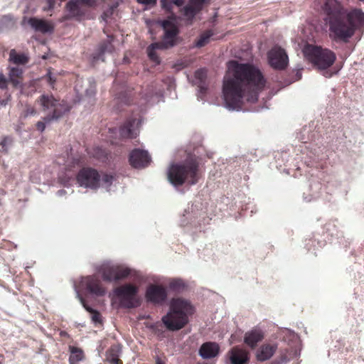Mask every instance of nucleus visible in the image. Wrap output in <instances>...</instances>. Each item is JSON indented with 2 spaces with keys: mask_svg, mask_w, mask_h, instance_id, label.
Wrapping results in <instances>:
<instances>
[{
  "mask_svg": "<svg viewBox=\"0 0 364 364\" xmlns=\"http://www.w3.org/2000/svg\"><path fill=\"white\" fill-rule=\"evenodd\" d=\"M228 69L222 89L225 107L229 111L259 112L250 107L258 100L265 85L261 71L253 65L237 60L229 61Z\"/></svg>",
  "mask_w": 364,
  "mask_h": 364,
  "instance_id": "f257e3e1",
  "label": "nucleus"
},
{
  "mask_svg": "<svg viewBox=\"0 0 364 364\" xmlns=\"http://www.w3.org/2000/svg\"><path fill=\"white\" fill-rule=\"evenodd\" d=\"M323 11V21L333 42L348 43L356 31L364 26V12L360 9L348 10L338 0H326Z\"/></svg>",
  "mask_w": 364,
  "mask_h": 364,
  "instance_id": "f03ea898",
  "label": "nucleus"
},
{
  "mask_svg": "<svg viewBox=\"0 0 364 364\" xmlns=\"http://www.w3.org/2000/svg\"><path fill=\"white\" fill-rule=\"evenodd\" d=\"M193 313V307L188 300L181 298L172 299L169 311L162 317L161 321L168 330L176 331L187 324L188 315Z\"/></svg>",
  "mask_w": 364,
  "mask_h": 364,
  "instance_id": "7ed1b4c3",
  "label": "nucleus"
},
{
  "mask_svg": "<svg viewBox=\"0 0 364 364\" xmlns=\"http://www.w3.org/2000/svg\"><path fill=\"white\" fill-rule=\"evenodd\" d=\"M169 182L176 188L184 183L194 185L198 181V164L196 159H188L183 164H173L167 172Z\"/></svg>",
  "mask_w": 364,
  "mask_h": 364,
  "instance_id": "20e7f679",
  "label": "nucleus"
},
{
  "mask_svg": "<svg viewBox=\"0 0 364 364\" xmlns=\"http://www.w3.org/2000/svg\"><path fill=\"white\" fill-rule=\"evenodd\" d=\"M303 53L314 66L323 71V75L326 77L332 76V73L327 69L334 63L336 59L334 52L318 46L307 44L303 48Z\"/></svg>",
  "mask_w": 364,
  "mask_h": 364,
  "instance_id": "39448f33",
  "label": "nucleus"
},
{
  "mask_svg": "<svg viewBox=\"0 0 364 364\" xmlns=\"http://www.w3.org/2000/svg\"><path fill=\"white\" fill-rule=\"evenodd\" d=\"M37 102L43 112H48L45 117L46 122L58 121L70 110V107L65 102H60L52 95L43 94Z\"/></svg>",
  "mask_w": 364,
  "mask_h": 364,
  "instance_id": "423d86ee",
  "label": "nucleus"
},
{
  "mask_svg": "<svg viewBox=\"0 0 364 364\" xmlns=\"http://www.w3.org/2000/svg\"><path fill=\"white\" fill-rule=\"evenodd\" d=\"M95 269L100 272L104 280L107 282H118L126 279L132 274L133 270L124 264L104 262L96 265Z\"/></svg>",
  "mask_w": 364,
  "mask_h": 364,
  "instance_id": "0eeeda50",
  "label": "nucleus"
},
{
  "mask_svg": "<svg viewBox=\"0 0 364 364\" xmlns=\"http://www.w3.org/2000/svg\"><path fill=\"white\" fill-rule=\"evenodd\" d=\"M138 291L137 287L127 284L114 289L113 294L117 298L122 306L132 309L137 306L136 296Z\"/></svg>",
  "mask_w": 364,
  "mask_h": 364,
  "instance_id": "6e6552de",
  "label": "nucleus"
},
{
  "mask_svg": "<svg viewBox=\"0 0 364 364\" xmlns=\"http://www.w3.org/2000/svg\"><path fill=\"white\" fill-rule=\"evenodd\" d=\"M77 298L83 307L91 313V306L88 304V299L91 296V279L90 277L81 279L78 284H74Z\"/></svg>",
  "mask_w": 364,
  "mask_h": 364,
  "instance_id": "1a4fd4ad",
  "label": "nucleus"
},
{
  "mask_svg": "<svg viewBox=\"0 0 364 364\" xmlns=\"http://www.w3.org/2000/svg\"><path fill=\"white\" fill-rule=\"evenodd\" d=\"M269 64L274 69L283 70L289 63V58L285 50L278 46L273 47L267 53Z\"/></svg>",
  "mask_w": 364,
  "mask_h": 364,
  "instance_id": "9d476101",
  "label": "nucleus"
},
{
  "mask_svg": "<svg viewBox=\"0 0 364 364\" xmlns=\"http://www.w3.org/2000/svg\"><path fill=\"white\" fill-rule=\"evenodd\" d=\"M209 0H188V4L183 8V15L188 25H191L196 16L204 8Z\"/></svg>",
  "mask_w": 364,
  "mask_h": 364,
  "instance_id": "9b49d317",
  "label": "nucleus"
},
{
  "mask_svg": "<svg viewBox=\"0 0 364 364\" xmlns=\"http://www.w3.org/2000/svg\"><path fill=\"white\" fill-rule=\"evenodd\" d=\"M145 298L148 302L161 304L167 299V291L162 286L151 284L146 289Z\"/></svg>",
  "mask_w": 364,
  "mask_h": 364,
  "instance_id": "f8f14e48",
  "label": "nucleus"
},
{
  "mask_svg": "<svg viewBox=\"0 0 364 364\" xmlns=\"http://www.w3.org/2000/svg\"><path fill=\"white\" fill-rule=\"evenodd\" d=\"M151 159L147 151L134 149L129 154L130 165L134 168H143L148 166Z\"/></svg>",
  "mask_w": 364,
  "mask_h": 364,
  "instance_id": "ddd939ff",
  "label": "nucleus"
},
{
  "mask_svg": "<svg viewBox=\"0 0 364 364\" xmlns=\"http://www.w3.org/2000/svg\"><path fill=\"white\" fill-rule=\"evenodd\" d=\"M91 7V0H70L66 5L70 17H81Z\"/></svg>",
  "mask_w": 364,
  "mask_h": 364,
  "instance_id": "4468645a",
  "label": "nucleus"
},
{
  "mask_svg": "<svg viewBox=\"0 0 364 364\" xmlns=\"http://www.w3.org/2000/svg\"><path fill=\"white\" fill-rule=\"evenodd\" d=\"M140 119L131 118L127 119L119 129V135L122 138L133 139L139 134Z\"/></svg>",
  "mask_w": 364,
  "mask_h": 364,
  "instance_id": "2eb2a0df",
  "label": "nucleus"
},
{
  "mask_svg": "<svg viewBox=\"0 0 364 364\" xmlns=\"http://www.w3.org/2000/svg\"><path fill=\"white\" fill-rule=\"evenodd\" d=\"M114 180L113 175L107 173L100 175L97 170L92 168V190L102 187L106 191H109Z\"/></svg>",
  "mask_w": 364,
  "mask_h": 364,
  "instance_id": "dca6fc26",
  "label": "nucleus"
},
{
  "mask_svg": "<svg viewBox=\"0 0 364 364\" xmlns=\"http://www.w3.org/2000/svg\"><path fill=\"white\" fill-rule=\"evenodd\" d=\"M220 353V346L213 341H208L203 343L199 350L198 355L203 359H211L217 357Z\"/></svg>",
  "mask_w": 364,
  "mask_h": 364,
  "instance_id": "f3484780",
  "label": "nucleus"
},
{
  "mask_svg": "<svg viewBox=\"0 0 364 364\" xmlns=\"http://www.w3.org/2000/svg\"><path fill=\"white\" fill-rule=\"evenodd\" d=\"M228 356L231 364H247L250 360L248 353L237 346L228 352Z\"/></svg>",
  "mask_w": 364,
  "mask_h": 364,
  "instance_id": "a211bd4d",
  "label": "nucleus"
},
{
  "mask_svg": "<svg viewBox=\"0 0 364 364\" xmlns=\"http://www.w3.org/2000/svg\"><path fill=\"white\" fill-rule=\"evenodd\" d=\"M196 85H198V91L197 97L198 100H203L204 95L208 90V86L205 83L207 77V71L205 69H198L194 73Z\"/></svg>",
  "mask_w": 364,
  "mask_h": 364,
  "instance_id": "6ab92c4d",
  "label": "nucleus"
},
{
  "mask_svg": "<svg viewBox=\"0 0 364 364\" xmlns=\"http://www.w3.org/2000/svg\"><path fill=\"white\" fill-rule=\"evenodd\" d=\"M143 97L147 102L153 105L162 100L164 94L161 89H158L156 85H151L144 93Z\"/></svg>",
  "mask_w": 364,
  "mask_h": 364,
  "instance_id": "aec40b11",
  "label": "nucleus"
},
{
  "mask_svg": "<svg viewBox=\"0 0 364 364\" xmlns=\"http://www.w3.org/2000/svg\"><path fill=\"white\" fill-rule=\"evenodd\" d=\"M264 338L262 331L259 328H253L245 333L244 343L249 347L253 348Z\"/></svg>",
  "mask_w": 364,
  "mask_h": 364,
  "instance_id": "412c9836",
  "label": "nucleus"
},
{
  "mask_svg": "<svg viewBox=\"0 0 364 364\" xmlns=\"http://www.w3.org/2000/svg\"><path fill=\"white\" fill-rule=\"evenodd\" d=\"M28 23L36 31H39L43 33H52L53 31V26L43 19L31 18L28 20Z\"/></svg>",
  "mask_w": 364,
  "mask_h": 364,
  "instance_id": "4be33fe9",
  "label": "nucleus"
},
{
  "mask_svg": "<svg viewBox=\"0 0 364 364\" xmlns=\"http://www.w3.org/2000/svg\"><path fill=\"white\" fill-rule=\"evenodd\" d=\"M122 353V348L120 344L112 346L106 352V360L110 364H122L119 359Z\"/></svg>",
  "mask_w": 364,
  "mask_h": 364,
  "instance_id": "5701e85b",
  "label": "nucleus"
},
{
  "mask_svg": "<svg viewBox=\"0 0 364 364\" xmlns=\"http://www.w3.org/2000/svg\"><path fill=\"white\" fill-rule=\"evenodd\" d=\"M277 350L276 345L264 344L259 347L256 353V358L259 361H265L270 359Z\"/></svg>",
  "mask_w": 364,
  "mask_h": 364,
  "instance_id": "b1692460",
  "label": "nucleus"
},
{
  "mask_svg": "<svg viewBox=\"0 0 364 364\" xmlns=\"http://www.w3.org/2000/svg\"><path fill=\"white\" fill-rule=\"evenodd\" d=\"M77 181L80 187H90L91 185V169L89 168L82 169L77 176Z\"/></svg>",
  "mask_w": 364,
  "mask_h": 364,
  "instance_id": "393cba45",
  "label": "nucleus"
},
{
  "mask_svg": "<svg viewBox=\"0 0 364 364\" xmlns=\"http://www.w3.org/2000/svg\"><path fill=\"white\" fill-rule=\"evenodd\" d=\"M179 31L176 26H173L168 29L164 30L163 41L169 46L173 47L176 45V37L177 36Z\"/></svg>",
  "mask_w": 364,
  "mask_h": 364,
  "instance_id": "a878e982",
  "label": "nucleus"
},
{
  "mask_svg": "<svg viewBox=\"0 0 364 364\" xmlns=\"http://www.w3.org/2000/svg\"><path fill=\"white\" fill-rule=\"evenodd\" d=\"M321 189L322 186L319 182L311 183L309 186L310 197L308 198L306 193H304V200L306 202H311L318 198L321 196Z\"/></svg>",
  "mask_w": 364,
  "mask_h": 364,
  "instance_id": "bb28decb",
  "label": "nucleus"
},
{
  "mask_svg": "<svg viewBox=\"0 0 364 364\" xmlns=\"http://www.w3.org/2000/svg\"><path fill=\"white\" fill-rule=\"evenodd\" d=\"M9 61L16 65H25L28 62V56L25 53H18L14 49L9 53Z\"/></svg>",
  "mask_w": 364,
  "mask_h": 364,
  "instance_id": "cd10ccee",
  "label": "nucleus"
},
{
  "mask_svg": "<svg viewBox=\"0 0 364 364\" xmlns=\"http://www.w3.org/2000/svg\"><path fill=\"white\" fill-rule=\"evenodd\" d=\"M23 74V70L19 68H11L9 73V81L13 84L14 87H18L21 85V82L18 80Z\"/></svg>",
  "mask_w": 364,
  "mask_h": 364,
  "instance_id": "c85d7f7f",
  "label": "nucleus"
},
{
  "mask_svg": "<svg viewBox=\"0 0 364 364\" xmlns=\"http://www.w3.org/2000/svg\"><path fill=\"white\" fill-rule=\"evenodd\" d=\"M113 50V46L111 45L109 42L104 43L99 46L97 54L92 55V61L95 60H102L104 61L102 58V55L106 53H111Z\"/></svg>",
  "mask_w": 364,
  "mask_h": 364,
  "instance_id": "c756f323",
  "label": "nucleus"
},
{
  "mask_svg": "<svg viewBox=\"0 0 364 364\" xmlns=\"http://www.w3.org/2000/svg\"><path fill=\"white\" fill-rule=\"evenodd\" d=\"M119 1L114 0L110 5L108 6V7L103 11L102 14L101 15L102 20L107 23L112 16L114 14V11L115 9L119 6Z\"/></svg>",
  "mask_w": 364,
  "mask_h": 364,
  "instance_id": "7c9ffc66",
  "label": "nucleus"
},
{
  "mask_svg": "<svg viewBox=\"0 0 364 364\" xmlns=\"http://www.w3.org/2000/svg\"><path fill=\"white\" fill-rule=\"evenodd\" d=\"M69 348L70 352V355L69 358L70 364H75L82 360L83 353L80 349L74 346H70Z\"/></svg>",
  "mask_w": 364,
  "mask_h": 364,
  "instance_id": "2f4dec72",
  "label": "nucleus"
},
{
  "mask_svg": "<svg viewBox=\"0 0 364 364\" xmlns=\"http://www.w3.org/2000/svg\"><path fill=\"white\" fill-rule=\"evenodd\" d=\"M213 35V33L210 30L202 33L198 41L195 43V46L197 48H201L205 46L209 42L210 38Z\"/></svg>",
  "mask_w": 364,
  "mask_h": 364,
  "instance_id": "473e14b6",
  "label": "nucleus"
},
{
  "mask_svg": "<svg viewBox=\"0 0 364 364\" xmlns=\"http://www.w3.org/2000/svg\"><path fill=\"white\" fill-rule=\"evenodd\" d=\"M168 287L172 291L179 292L186 287V284L181 279H173L169 282Z\"/></svg>",
  "mask_w": 364,
  "mask_h": 364,
  "instance_id": "72a5a7b5",
  "label": "nucleus"
},
{
  "mask_svg": "<svg viewBox=\"0 0 364 364\" xmlns=\"http://www.w3.org/2000/svg\"><path fill=\"white\" fill-rule=\"evenodd\" d=\"M92 327L100 329L103 327V318L99 311L92 309Z\"/></svg>",
  "mask_w": 364,
  "mask_h": 364,
  "instance_id": "f704fd0d",
  "label": "nucleus"
},
{
  "mask_svg": "<svg viewBox=\"0 0 364 364\" xmlns=\"http://www.w3.org/2000/svg\"><path fill=\"white\" fill-rule=\"evenodd\" d=\"M14 25V21L10 16H4L0 21V30L3 29L4 26L6 28H11Z\"/></svg>",
  "mask_w": 364,
  "mask_h": 364,
  "instance_id": "c9c22d12",
  "label": "nucleus"
},
{
  "mask_svg": "<svg viewBox=\"0 0 364 364\" xmlns=\"http://www.w3.org/2000/svg\"><path fill=\"white\" fill-rule=\"evenodd\" d=\"M106 293V289L97 284L92 282V295L103 296Z\"/></svg>",
  "mask_w": 364,
  "mask_h": 364,
  "instance_id": "e433bc0d",
  "label": "nucleus"
},
{
  "mask_svg": "<svg viewBox=\"0 0 364 364\" xmlns=\"http://www.w3.org/2000/svg\"><path fill=\"white\" fill-rule=\"evenodd\" d=\"M147 54L149 58L154 62L156 63H160L159 58L158 57L156 50L151 49L150 47L147 48Z\"/></svg>",
  "mask_w": 364,
  "mask_h": 364,
  "instance_id": "4c0bfd02",
  "label": "nucleus"
},
{
  "mask_svg": "<svg viewBox=\"0 0 364 364\" xmlns=\"http://www.w3.org/2000/svg\"><path fill=\"white\" fill-rule=\"evenodd\" d=\"M149 47H150L151 49H154V50L166 49V48H170L169 46H168V44L166 43L164 41H163V42L153 43Z\"/></svg>",
  "mask_w": 364,
  "mask_h": 364,
  "instance_id": "58836bf2",
  "label": "nucleus"
},
{
  "mask_svg": "<svg viewBox=\"0 0 364 364\" xmlns=\"http://www.w3.org/2000/svg\"><path fill=\"white\" fill-rule=\"evenodd\" d=\"M172 0H161V7L168 12H171L173 9Z\"/></svg>",
  "mask_w": 364,
  "mask_h": 364,
  "instance_id": "ea45409f",
  "label": "nucleus"
},
{
  "mask_svg": "<svg viewBox=\"0 0 364 364\" xmlns=\"http://www.w3.org/2000/svg\"><path fill=\"white\" fill-rule=\"evenodd\" d=\"M8 80L5 75L0 72V89L4 90L7 87Z\"/></svg>",
  "mask_w": 364,
  "mask_h": 364,
  "instance_id": "a19ab883",
  "label": "nucleus"
},
{
  "mask_svg": "<svg viewBox=\"0 0 364 364\" xmlns=\"http://www.w3.org/2000/svg\"><path fill=\"white\" fill-rule=\"evenodd\" d=\"M160 25L163 28L164 30L168 29L171 28L173 26H176L173 22L169 20H164L160 21Z\"/></svg>",
  "mask_w": 364,
  "mask_h": 364,
  "instance_id": "79ce46f5",
  "label": "nucleus"
},
{
  "mask_svg": "<svg viewBox=\"0 0 364 364\" xmlns=\"http://www.w3.org/2000/svg\"><path fill=\"white\" fill-rule=\"evenodd\" d=\"M51 122H46L44 117L43 121H40L36 124V127L38 130H39L41 132H43L46 129V125L49 124Z\"/></svg>",
  "mask_w": 364,
  "mask_h": 364,
  "instance_id": "37998d69",
  "label": "nucleus"
},
{
  "mask_svg": "<svg viewBox=\"0 0 364 364\" xmlns=\"http://www.w3.org/2000/svg\"><path fill=\"white\" fill-rule=\"evenodd\" d=\"M11 139L9 137H4L1 141V145L4 151H7L6 146L11 144Z\"/></svg>",
  "mask_w": 364,
  "mask_h": 364,
  "instance_id": "c03bdc74",
  "label": "nucleus"
},
{
  "mask_svg": "<svg viewBox=\"0 0 364 364\" xmlns=\"http://www.w3.org/2000/svg\"><path fill=\"white\" fill-rule=\"evenodd\" d=\"M137 3L143 5H155L157 0H136Z\"/></svg>",
  "mask_w": 364,
  "mask_h": 364,
  "instance_id": "a18cd8bd",
  "label": "nucleus"
},
{
  "mask_svg": "<svg viewBox=\"0 0 364 364\" xmlns=\"http://www.w3.org/2000/svg\"><path fill=\"white\" fill-rule=\"evenodd\" d=\"M29 86L33 87V89H32V90H31V92H26V91H24V90H23V89H22V90H21V93H22V94H24V95H27V96H28V95H33V93H34V92H36V89H35V87H34V82H31L29 83Z\"/></svg>",
  "mask_w": 364,
  "mask_h": 364,
  "instance_id": "49530a36",
  "label": "nucleus"
},
{
  "mask_svg": "<svg viewBox=\"0 0 364 364\" xmlns=\"http://www.w3.org/2000/svg\"><path fill=\"white\" fill-rule=\"evenodd\" d=\"M36 114V110L33 107L28 106L26 108L25 115L29 116V115H34Z\"/></svg>",
  "mask_w": 364,
  "mask_h": 364,
  "instance_id": "de8ad7c7",
  "label": "nucleus"
},
{
  "mask_svg": "<svg viewBox=\"0 0 364 364\" xmlns=\"http://www.w3.org/2000/svg\"><path fill=\"white\" fill-rule=\"evenodd\" d=\"M171 2L173 3V4L177 6H182L184 4L185 1L184 0H172Z\"/></svg>",
  "mask_w": 364,
  "mask_h": 364,
  "instance_id": "09e8293b",
  "label": "nucleus"
},
{
  "mask_svg": "<svg viewBox=\"0 0 364 364\" xmlns=\"http://www.w3.org/2000/svg\"><path fill=\"white\" fill-rule=\"evenodd\" d=\"M73 177V175H69L68 176V179L66 180H64L63 178H62L61 177L60 178V182L64 185V186H67L68 184V182H69V180L70 178H72Z\"/></svg>",
  "mask_w": 364,
  "mask_h": 364,
  "instance_id": "8fccbe9b",
  "label": "nucleus"
},
{
  "mask_svg": "<svg viewBox=\"0 0 364 364\" xmlns=\"http://www.w3.org/2000/svg\"><path fill=\"white\" fill-rule=\"evenodd\" d=\"M47 1L48 9H53L55 6V0H47Z\"/></svg>",
  "mask_w": 364,
  "mask_h": 364,
  "instance_id": "3c124183",
  "label": "nucleus"
},
{
  "mask_svg": "<svg viewBox=\"0 0 364 364\" xmlns=\"http://www.w3.org/2000/svg\"><path fill=\"white\" fill-rule=\"evenodd\" d=\"M48 80H49V82H50V85L53 87V84H54L55 80L53 78L50 73H48Z\"/></svg>",
  "mask_w": 364,
  "mask_h": 364,
  "instance_id": "603ef678",
  "label": "nucleus"
},
{
  "mask_svg": "<svg viewBox=\"0 0 364 364\" xmlns=\"http://www.w3.org/2000/svg\"><path fill=\"white\" fill-rule=\"evenodd\" d=\"M188 215H189V210H185L184 214L183 215V218L181 219V225H185L186 221H185L184 218H186Z\"/></svg>",
  "mask_w": 364,
  "mask_h": 364,
  "instance_id": "864d4df0",
  "label": "nucleus"
},
{
  "mask_svg": "<svg viewBox=\"0 0 364 364\" xmlns=\"http://www.w3.org/2000/svg\"><path fill=\"white\" fill-rule=\"evenodd\" d=\"M102 341L100 342V345L99 346V347L97 348V350L99 353H101V351L104 349V347H105V346H102Z\"/></svg>",
  "mask_w": 364,
  "mask_h": 364,
  "instance_id": "5fc2aeb1",
  "label": "nucleus"
},
{
  "mask_svg": "<svg viewBox=\"0 0 364 364\" xmlns=\"http://www.w3.org/2000/svg\"><path fill=\"white\" fill-rule=\"evenodd\" d=\"M156 364H164V363L159 357H157L156 359Z\"/></svg>",
  "mask_w": 364,
  "mask_h": 364,
  "instance_id": "6e6d98bb",
  "label": "nucleus"
},
{
  "mask_svg": "<svg viewBox=\"0 0 364 364\" xmlns=\"http://www.w3.org/2000/svg\"><path fill=\"white\" fill-rule=\"evenodd\" d=\"M64 193H65V191H63V190H60L57 192V195L58 196H62Z\"/></svg>",
  "mask_w": 364,
  "mask_h": 364,
  "instance_id": "4d7b16f0",
  "label": "nucleus"
},
{
  "mask_svg": "<svg viewBox=\"0 0 364 364\" xmlns=\"http://www.w3.org/2000/svg\"><path fill=\"white\" fill-rule=\"evenodd\" d=\"M287 362H288V359H287L286 357L282 358L281 363H287Z\"/></svg>",
  "mask_w": 364,
  "mask_h": 364,
  "instance_id": "13d9d810",
  "label": "nucleus"
},
{
  "mask_svg": "<svg viewBox=\"0 0 364 364\" xmlns=\"http://www.w3.org/2000/svg\"><path fill=\"white\" fill-rule=\"evenodd\" d=\"M291 333H292L293 337H297V335H296V334H295L294 332H291Z\"/></svg>",
  "mask_w": 364,
  "mask_h": 364,
  "instance_id": "bf43d9fd",
  "label": "nucleus"
},
{
  "mask_svg": "<svg viewBox=\"0 0 364 364\" xmlns=\"http://www.w3.org/2000/svg\"><path fill=\"white\" fill-rule=\"evenodd\" d=\"M92 6L94 5V4L95 3V0H92Z\"/></svg>",
  "mask_w": 364,
  "mask_h": 364,
  "instance_id": "052dcab7",
  "label": "nucleus"
},
{
  "mask_svg": "<svg viewBox=\"0 0 364 364\" xmlns=\"http://www.w3.org/2000/svg\"><path fill=\"white\" fill-rule=\"evenodd\" d=\"M151 328H152V329H154V331H156V330L154 329V326H151Z\"/></svg>",
  "mask_w": 364,
  "mask_h": 364,
  "instance_id": "680f3d73",
  "label": "nucleus"
}]
</instances>
